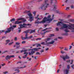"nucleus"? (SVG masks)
<instances>
[{
    "label": "nucleus",
    "mask_w": 74,
    "mask_h": 74,
    "mask_svg": "<svg viewBox=\"0 0 74 74\" xmlns=\"http://www.w3.org/2000/svg\"><path fill=\"white\" fill-rule=\"evenodd\" d=\"M50 36L51 37H53V36H54V35L53 34H51Z\"/></svg>",
    "instance_id": "57"
},
{
    "label": "nucleus",
    "mask_w": 74,
    "mask_h": 74,
    "mask_svg": "<svg viewBox=\"0 0 74 74\" xmlns=\"http://www.w3.org/2000/svg\"><path fill=\"white\" fill-rule=\"evenodd\" d=\"M41 39V38H38L37 39H36V41H38V40H40Z\"/></svg>",
    "instance_id": "37"
},
{
    "label": "nucleus",
    "mask_w": 74,
    "mask_h": 74,
    "mask_svg": "<svg viewBox=\"0 0 74 74\" xmlns=\"http://www.w3.org/2000/svg\"><path fill=\"white\" fill-rule=\"evenodd\" d=\"M36 55H40V53L38 52H37L36 53Z\"/></svg>",
    "instance_id": "30"
},
{
    "label": "nucleus",
    "mask_w": 74,
    "mask_h": 74,
    "mask_svg": "<svg viewBox=\"0 0 74 74\" xmlns=\"http://www.w3.org/2000/svg\"><path fill=\"white\" fill-rule=\"evenodd\" d=\"M47 26H48V24L45 25H44V26H45L44 27H47Z\"/></svg>",
    "instance_id": "54"
},
{
    "label": "nucleus",
    "mask_w": 74,
    "mask_h": 74,
    "mask_svg": "<svg viewBox=\"0 0 74 74\" xmlns=\"http://www.w3.org/2000/svg\"><path fill=\"white\" fill-rule=\"evenodd\" d=\"M36 12H33V14H34V16H35V15H36Z\"/></svg>",
    "instance_id": "47"
},
{
    "label": "nucleus",
    "mask_w": 74,
    "mask_h": 74,
    "mask_svg": "<svg viewBox=\"0 0 74 74\" xmlns=\"http://www.w3.org/2000/svg\"><path fill=\"white\" fill-rule=\"evenodd\" d=\"M70 15H68V16H67V18H70Z\"/></svg>",
    "instance_id": "60"
},
{
    "label": "nucleus",
    "mask_w": 74,
    "mask_h": 74,
    "mask_svg": "<svg viewBox=\"0 0 74 74\" xmlns=\"http://www.w3.org/2000/svg\"><path fill=\"white\" fill-rule=\"evenodd\" d=\"M41 44H42V45H45V42H42L41 43Z\"/></svg>",
    "instance_id": "49"
},
{
    "label": "nucleus",
    "mask_w": 74,
    "mask_h": 74,
    "mask_svg": "<svg viewBox=\"0 0 74 74\" xmlns=\"http://www.w3.org/2000/svg\"><path fill=\"white\" fill-rule=\"evenodd\" d=\"M71 8H72V9L74 8V6L73 5L71 6Z\"/></svg>",
    "instance_id": "39"
},
{
    "label": "nucleus",
    "mask_w": 74,
    "mask_h": 74,
    "mask_svg": "<svg viewBox=\"0 0 74 74\" xmlns=\"http://www.w3.org/2000/svg\"><path fill=\"white\" fill-rule=\"evenodd\" d=\"M69 21H70V22H74V20L70 19H69Z\"/></svg>",
    "instance_id": "27"
},
{
    "label": "nucleus",
    "mask_w": 74,
    "mask_h": 74,
    "mask_svg": "<svg viewBox=\"0 0 74 74\" xmlns=\"http://www.w3.org/2000/svg\"><path fill=\"white\" fill-rule=\"evenodd\" d=\"M5 32V30H3L2 31L0 30V33H3V32Z\"/></svg>",
    "instance_id": "32"
},
{
    "label": "nucleus",
    "mask_w": 74,
    "mask_h": 74,
    "mask_svg": "<svg viewBox=\"0 0 74 74\" xmlns=\"http://www.w3.org/2000/svg\"><path fill=\"white\" fill-rule=\"evenodd\" d=\"M38 46H41V45H40V44H38V45L37 46V47H38Z\"/></svg>",
    "instance_id": "59"
},
{
    "label": "nucleus",
    "mask_w": 74,
    "mask_h": 74,
    "mask_svg": "<svg viewBox=\"0 0 74 74\" xmlns=\"http://www.w3.org/2000/svg\"><path fill=\"white\" fill-rule=\"evenodd\" d=\"M69 71H70V70L69 69H66L64 70V73L65 74H69Z\"/></svg>",
    "instance_id": "10"
},
{
    "label": "nucleus",
    "mask_w": 74,
    "mask_h": 74,
    "mask_svg": "<svg viewBox=\"0 0 74 74\" xmlns=\"http://www.w3.org/2000/svg\"><path fill=\"white\" fill-rule=\"evenodd\" d=\"M60 58H62L63 59V60H64V57H63V56H60Z\"/></svg>",
    "instance_id": "35"
},
{
    "label": "nucleus",
    "mask_w": 74,
    "mask_h": 74,
    "mask_svg": "<svg viewBox=\"0 0 74 74\" xmlns=\"http://www.w3.org/2000/svg\"><path fill=\"white\" fill-rule=\"evenodd\" d=\"M10 58H15V56L14 55H12V56H10Z\"/></svg>",
    "instance_id": "34"
},
{
    "label": "nucleus",
    "mask_w": 74,
    "mask_h": 74,
    "mask_svg": "<svg viewBox=\"0 0 74 74\" xmlns=\"http://www.w3.org/2000/svg\"><path fill=\"white\" fill-rule=\"evenodd\" d=\"M38 16H39V14H37V16L35 17V19H37V20L35 21V24L37 23L38 24H39V23H45L47 21H48L49 23L50 22H51V21L53 19V18H52V19H51V18H51V16L49 15L48 16L47 18L45 17L43 18L42 21L40 22L38 21L41 19V18H38Z\"/></svg>",
    "instance_id": "1"
},
{
    "label": "nucleus",
    "mask_w": 74,
    "mask_h": 74,
    "mask_svg": "<svg viewBox=\"0 0 74 74\" xmlns=\"http://www.w3.org/2000/svg\"><path fill=\"white\" fill-rule=\"evenodd\" d=\"M33 37V36H31L28 37V39H30L31 38H32Z\"/></svg>",
    "instance_id": "31"
},
{
    "label": "nucleus",
    "mask_w": 74,
    "mask_h": 74,
    "mask_svg": "<svg viewBox=\"0 0 74 74\" xmlns=\"http://www.w3.org/2000/svg\"><path fill=\"white\" fill-rule=\"evenodd\" d=\"M73 60H71V63H70L71 64H73Z\"/></svg>",
    "instance_id": "43"
},
{
    "label": "nucleus",
    "mask_w": 74,
    "mask_h": 74,
    "mask_svg": "<svg viewBox=\"0 0 74 74\" xmlns=\"http://www.w3.org/2000/svg\"><path fill=\"white\" fill-rule=\"evenodd\" d=\"M26 43V41H23L22 42V44H25Z\"/></svg>",
    "instance_id": "41"
},
{
    "label": "nucleus",
    "mask_w": 74,
    "mask_h": 74,
    "mask_svg": "<svg viewBox=\"0 0 74 74\" xmlns=\"http://www.w3.org/2000/svg\"><path fill=\"white\" fill-rule=\"evenodd\" d=\"M66 62H67V63H70V60H67Z\"/></svg>",
    "instance_id": "45"
},
{
    "label": "nucleus",
    "mask_w": 74,
    "mask_h": 74,
    "mask_svg": "<svg viewBox=\"0 0 74 74\" xmlns=\"http://www.w3.org/2000/svg\"><path fill=\"white\" fill-rule=\"evenodd\" d=\"M15 28V27H16V25H13L12 27H11L7 29V30L5 32V34H6L7 33H10L11 32V30L12 32L14 30V28Z\"/></svg>",
    "instance_id": "4"
},
{
    "label": "nucleus",
    "mask_w": 74,
    "mask_h": 74,
    "mask_svg": "<svg viewBox=\"0 0 74 74\" xmlns=\"http://www.w3.org/2000/svg\"><path fill=\"white\" fill-rule=\"evenodd\" d=\"M30 25H31V24H26L25 23H23V25H22V24H20L19 26H20V27H18V29H21L22 28H23V27H25V26H30Z\"/></svg>",
    "instance_id": "6"
},
{
    "label": "nucleus",
    "mask_w": 74,
    "mask_h": 74,
    "mask_svg": "<svg viewBox=\"0 0 74 74\" xmlns=\"http://www.w3.org/2000/svg\"><path fill=\"white\" fill-rule=\"evenodd\" d=\"M5 64H1V65L2 66H4V65H5Z\"/></svg>",
    "instance_id": "64"
},
{
    "label": "nucleus",
    "mask_w": 74,
    "mask_h": 74,
    "mask_svg": "<svg viewBox=\"0 0 74 74\" xmlns=\"http://www.w3.org/2000/svg\"><path fill=\"white\" fill-rule=\"evenodd\" d=\"M15 71H17V72H15L14 73H13V74H15V73H19V69H16V70H15Z\"/></svg>",
    "instance_id": "20"
},
{
    "label": "nucleus",
    "mask_w": 74,
    "mask_h": 74,
    "mask_svg": "<svg viewBox=\"0 0 74 74\" xmlns=\"http://www.w3.org/2000/svg\"><path fill=\"white\" fill-rule=\"evenodd\" d=\"M45 30H46V29H44L42 30V32H44V31H45Z\"/></svg>",
    "instance_id": "61"
},
{
    "label": "nucleus",
    "mask_w": 74,
    "mask_h": 74,
    "mask_svg": "<svg viewBox=\"0 0 74 74\" xmlns=\"http://www.w3.org/2000/svg\"><path fill=\"white\" fill-rule=\"evenodd\" d=\"M27 50H21V53H22V52H26V51H27Z\"/></svg>",
    "instance_id": "29"
},
{
    "label": "nucleus",
    "mask_w": 74,
    "mask_h": 74,
    "mask_svg": "<svg viewBox=\"0 0 74 74\" xmlns=\"http://www.w3.org/2000/svg\"><path fill=\"white\" fill-rule=\"evenodd\" d=\"M3 74H6L7 73H8V71H5V72H3Z\"/></svg>",
    "instance_id": "44"
},
{
    "label": "nucleus",
    "mask_w": 74,
    "mask_h": 74,
    "mask_svg": "<svg viewBox=\"0 0 74 74\" xmlns=\"http://www.w3.org/2000/svg\"><path fill=\"white\" fill-rule=\"evenodd\" d=\"M17 21H23V22L24 23L26 22V20L25 19L23 18H19L17 19Z\"/></svg>",
    "instance_id": "11"
},
{
    "label": "nucleus",
    "mask_w": 74,
    "mask_h": 74,
    "mask_svg": "<svg viewBox=\"0 0 74 74\" xmlns=\"http://www.w3.org/2000/svg\"><path fill=\"white\" fill-rule=\"evenodd\" d=\"M24 54L25 55V54H26V55H25V56H23V58L24 59H25V58H26V56H27V54H28V53L27 52H24Z\"/></svg>",
    "instance_id": "13"
},
{
    "label": "nucleus",
    "mask_w": 74,
    "mask_h": 74,
    "mask_svg": "<svg viewBox=\"0 0 74 74\" xmlns=\"http://www.w3.org/2000/svg\"><path fill=\"white\" fill-rule=\"evenodd\" d=\"M64 35L65 36H68V33H66L64 34Z\"/></svg>",
    "instance_id": "50"
},
{
    "label": "nucleus",
    "mask_w": 74,
    "mask_h": 74,
    "mask_svg": "<svg viewBox=\"0 0 74 74\" xmlns=\"http://www.w3.org/2000/svg\"><path fill=\"white\" fill-rule=\"evenodd\" d=\"M69 7H68L67 8H66V10H69Z\"/></svg>",
    "instance_id": "56"
},
{
    "label": "nucleus",
    "mask_w": 74,
    "mask_h": 74,
    "mask_svg": "<svg viewBox=\"0 0 74 74\" xmlns=\"http://www.w3.org/2000/svg\"><path fill=\"white\" fill-rule=\"evenodd\" d=\"M25 67H26V65H25L23 67H21L20 68L18 67L16 69H23V68H25Z\"/></svg>",
    "instance_id": "23"
},
{
    "label": "nucleus",
    "mask_w": 74,
    "mask_h": 74,
    "mask_svg": "<svg viewBox=\"0 0 74 74\" xmlns=\"http://www.w3.org/2000/svg\"><path fill=\"white\" fill-rule=\"evenodd\" d=\"M74 65H72L71 66V68H72L73 69H74Z\"/></svg>",
    "instance_id": "42"
},
{
    "label": "nucleus",
    "mask_w": 74,
    "mask_h": 74,
    "mask_svg": "<svg viewBox=\"0 0 74 74\" xmlns=\"http://www.w3.org/2000/svg\"><path fill=\"white\" fill-rule=\"evenodd\" d=\"M13 43V42H12L11 43H9V45H12Z\"/></svg>",
    "instance_id": "52"
},
{
    "label": "nucleus",
    "mask_w": 74,
    "mask_h": 74,
    "mask_svg": "<svg viewBox=\"0 0 74 74\" xmlns=\"http://www.w3.org/2000/svg\"><path fill=\"white\" fill-rule=\"evenodd\" d=\"M28 15L29 16V21H30L31 22L33 21H34V18L33 17H32V14H31V13H29L28 14Z\"/></svg>",
    "instance_id": "7"
},
{
    "label": "nucleus",
    "mask_w": 74,
    "mask_h": 74,
    "mask_svg": "<svg viewBox=\"0 0 74 74\" xmlns=\"http://www.w3.org/2000/svg\"><path fill=\"white\" fill-rule=\"evenodd\" d=\"M49 5L48 3V0H45L43 3L42 4L40 8L42 10H45L47 8H48Z\"/></svg>",
    "instance_id": "3"
},
{
    "label": "nucleus",
    "mask_w": 74,
    "mask_h": 74,
    "mask_svg": "<svg viewBox=\"0 0 74 74\" xmlns=\"http://www.w3.org/2000/svg\"><path fill=\"white\" fill-rule=\"evenodd\" d=\"M5 59L6 60H10L11 59L10 58V56L9 55H8L6 56V57L5 58Z\"/></svg>",
    "instance_id": "15"
},
{
    "label": "nucleus",
    "mask_w": 74,
    "mask_h": 74,
    "mask_svg": "<svg viewBox=\"0 0 74 74\" xmlns=\"http://www.w3.org/2000/svg\"><path fill=\"white\" fill-rule=\"evenodd\" d=\"M56 31H58L59 30V29H58V27L56 28Z\"/></svg>",
    "instance_id": "55"
},
{
    "label": "nucleus",
    "mask_w": 74,
    "mask_h": 74,
    "mask_svg": "<svg viewBox=\"0 0 74 74\" xmlns=\"http://www.w3.org/2000/svg\"><path fill=\"white\" fill-rule=\"evenodd\" d=\"M10 41V40H6V42L7 43H8Z\"/></svg>",
    "instance_id": "36"
},
{
    "label": "nucleus",
    "mask_w": 74,
    "mask_h": 74,
    "mask_svg": "<svg viewBox=\"0 0 74 74\" xmlns=\"http://www.w3.org/2000/svg\"><path fill=\"white\" fill-rule=\"evenodd\" d=\"M21 47V46L20 45H18L16 47V48L17 49H20L21 48H19V47Z\"/></svg>",
    "instance_id": "28"
},
{
    "label": "nucleus",
    "mask_w": 74,
    "mask_h": 74,
    "mask_svg": "<svg viewBox=\"0 0 74 74\" xmlns=\"http://www.w3.org/2000/svg\"><path fill=\"white\" fill-rule=\"evenodd\" d=\"M54 42H55V41H52L50 42H49L46 43V44L47 46H50L49 45V44H51L52 45H53V44H54Z\"/></svg>",
    "instance_id": "8"
},
{
    "label": "nucleus",
    "mask_w": 74,
    "mask_h": 74,
    "mask_svg": "<svg viewBox=\"0 0 74 74\" xmlns=\"http://www.w3.org/2000/svg\"><path fill=\"white\" fill-rule=\"evenodd\" d=\"M70 57L68 56V55H66L65 56V57H64V60L66 61V59H69Z\"/></svg>",
    "instance_id": "16"
},
{
    "label": "nucleus",
    "mask_w": 74,
    "mask_h": 74,
    "mask_svg": "<svg viewBox=\"0 0 74 74\" xmlns=\"http://www.w3.org/2000/svg\"><path fill=\"white\" fill-rule=\"evenodd\" d=\"M22 22V21H19V22L18 21H17L15 22V24H19V23H21Z\"/></svg>",
    "instance_id": "17"
},
{
    "label": "nucleus",
    "mask_w": 74,
    "mask_h": 74,
    "mask_svg": "<svg viewBox=\"0 0 74 74\" xmlns=\"http://www.w3.org/2000/svg\"><path fill=\"white\" fill-rule=\"evenodd\" d=\"M60 24L62 25L63 24V23L61 22H58V23L57 24V26H59L61 25Z\"/></svg>",
    "instance_id": "18"
},
{
    "label": "nucleus",
    "mask_w": 74,
    "mask_h": 74,
    "mask_svg": "<svg viewBox=\"0 0 74 74\" xmlns=\"http://www.w3.org/2000/svg\"><path fill=\"white\" fill-rule=\"evenodd\" d=\"M17 40V37H15L14 38V40L15 41H16Z\"/></svg>",
    "instance_id": "53"
},
{
    "label": "nucleus",
    "mask_w": 74,
    "mask_h": 74,
    "mask_svg": "<svg viewBox=\"0 0 74 74\" xmlns=\"http://www.w3.org/2000/svg\"><path fill=\"white\" fill-rule=\"evenodd\" d=\"M36 31L35 29L34 30H31V32L29 33L30 34H32V33H35Z\"/></svg>",
    "instance_id": "21"
},
{
    "label": "nucleus",
    "mask_w": 74,
    "mask_h": 74,
    "mask_svg": "<svg viewBox=\"0 0 74 74\" xmlns=\"http://www.w3.org/2000/svg\"><path fill=\"white\" fill-rule=\"evenodd\" d=\"M60 52L61 53H65V52H64V51L61 50L60 51Z\"/></svg>",
    "instance_id": "38"
},
{
    "label": "nucleus",
    "mask_w": 74,
    "mask_h": 74,
    "mask_svg": "<svg viewBox=\"0 0 74 74\" xmlns=\"http://www.w3.org/2000/svg\"><path fill=\"white\" fill-rule=\"evenodd\" d=\"M49 32V31L48 30V31H46L45 32H44V33H42V32H41L40 33H41V34L44 35V34H45V33H47V32Z\"/></svg>",
    "instance_id": "19"
},
{
    "label": "nucleus",
    "mask_w": 74,
    "mask_h": 74,
    "mask_svg": "<svg viewBox=\"0 0 74 74\" xmlns=\"http://www.w3.org/2000/svg\"><path fill=\"white\" fill-rule=\"evenodd\" d=\"M51 39V38H47L45 39V41L46 43H47V41H49Z\"/></svg>",
    "instance_id": "14"
},
{
    "label": "nucleus",
    "mask_w": 74,
    "mask_h": 74,
    "mask_svg": "<svg viewBox=\"0 0 74 74\" xmlns=\"http://www.w3.org/2000/svg\"><path fill=\"white\" fill-rule=\"evenodd\" d=\"M65 51H68V49L66 48H65V49H64Z\"/></svg>",
    "instance_id": "51"
},
{
    "label": "nucleus",
    "mask_w": 74,
    "mask_h": 74,
    "mask_svg": "<svg viewBox=\"0 0 74 74\" xmlns=\"http://www.w3.org/2000/svg\"><path fill=\"white\" fill-rule=\"evenodd\" d=\"M50 3L51 4L53 3V0H50Z\"/></svg>",
    "instance_id": "46"
},
{
    "label": "nucleus",
    "mask_w": 74,
    "mask_h": 74,
    "mask_svg": "<svg viewBox=\"0 0 74 74\" xmlns=\"http://www.w3.org/2000/svg\"><path fill=\"white\" fill-rule=\"evenodd\" d=\"M37 58H38V57L35 56L34 59H36V60H37Z\"/></svg>",
    "instance_id": "58"
},
{
    "label": "nucleus",
    "mask_w": 74,
    "mask_h": 74,
    "mask_svg": "<svg viewBox=\"0 0 74 74\" xmlns=\"http://www.w3.org/2000/svg\"><path fill=\"white\" fill-rule=\"evenodd\" d=\"M41 53H42V52H44V50L43 49L42 50L40 51Z\"/></svg>",
    "instance_id": "40"
},
{
    "label": "nucleus",
    "mask_w": 74,
    "mask_h": 74,
    "mask_svg": "<svg viewBox=\"0 0 74 74\" xmlns=\"http://www.w3.org/2000/svg\"><path fill=\"white\" fill-rule=\"evenodd\" d=\"M28 36V34H26L25 35V37H22L21 38L23 40H26V39H28V37H27V36Z\"/></svg>",
    "instance_id": "12"
},
{
    "label": "nucleus",
    "mask_w": 74,
    "mask_h": 74,
    "mask_svg": "<svg viewBox=\"0 0 74 74\" xmlns=\"http://www.w3.org/2000/svg\"><path fill=\"white\" fill-rule=\"evenodd\" d=\"M29 30H30V29L28 30L25 31H24V33H26V34L28 33H29Z\"/></svg>",
    "instance_id": "24"
},
{
    "label": "nucleus",
    "mask_w": 74,
    "mask_h": 74,
    "mask_svg": "<svg viewBox=\"0 0 74 74\" xmlns=\"http://www.w3.org/2000/svg\"><path fill=\"white\" fill-rule=\"evenodd\" d=\"M16 45H19L21 44V43L19 42H16Z\"/></svg>",
    "instance_id": "25"
},
{
    "label": "nucleus",
    "mask_w": 74,
    "mask_h": 74,
    "mask_svg": "<svg viewBox=\"0 0 74 74\" xmlns=\"http://www.w3.org/2000/svg\"><path fill=\"white\" fill-rule=\"evenodd\" d=\"M15 21V18H13L10 20V22H13V21Z\"/></svg>",
    "instance_id": "26"
},
{
    "label": "nucleus",
    "mask_w": 74,
    "mask_h": 74,
    "mask_svg": "<svg viewBox=\"0 0 74 74\" xmlns=\"http://www.w3.org/2000/svg\"><path fill=\"white\" fill-rule=\"evenodd\" d=\"M64 32H66V33H67L68 32H69V30H68V29L67 28H66L64 30Z\"/></svg>",
    "instance_id": "22"
},
{
    "label": "nucleus",
    "mask_w": 74,
    "mask_h": 74,
    "mask_svg": "<svg viewBox=\"0 0 74 74\" xmlns=\"http://www.w3.org/2000/svg\"><path fill=\"white\" fill-rule=\"evenodd\" d=\"M41 49V48H34L33 49H28V51H30L29 52V55H33V53L35 52V51H38V49Z\"/></svg>",
    "instance_id": "5"
},
{
    "label": "nucleus",
    "mask_w": 74,
    "mask_h": 74,
    "mask_svg": "<svg viewBox=\"0 0 74 74\" xmlns=\"http://www.w3.org/2000/svg\"><path fill=\"white\" fill-rule=\"evenodd\" d=\"M70 65H67V68L68 69H70Z\"/></svg>",
    "instance_id": "33"
},
{
    "label": "nucleus",
    "mask_w": 74,
    "mask_h": 74,
    "mask_svg": "<svg viewBox=\"0 0 74 74\" xmlns=\"http://www.w3.org/2000/svg\"><path fill=\"white\" fill-rule=\"evenodd\" d=\"M62 66V65H60L59 66V69H60V68H61V66Z\"/></svg>",
    "instance_id": "62"
},
{
    "label": "nucleus",
    "mask_w": 74,
    "mask_h": 74,
    "mask_svg": "<svg viewBox=\"0 0 74 74\" xmlns=\"http://www.w3.org/2000/svg\"><path fill=\"white\" fill-rule=\"evenodd\" d=\"M56 1V2L54 3V8H53V10H56V4H58V2H57V1H56V0H55Z\"/></svg>",
    "instance_id": "9"
},
{
    "label": "nucleus",
    "mask_w": 74,
    "mask_h": 74,
    "mask_svg": "<svg viewBox=\"0 0 74 74\" xmlns=\"http://www.w3.org/2000/svg\"><path fill=\"white\" fill-rule=\"evenodd\" d=\"M62 25L63 26L61 28V29H64V28H68L70 30H73L71 31V32H74V24H70L69 25H68V26L66 24H64L62 23Z\"/></svg>",
    "instance_id": "2"
},
{
    "label": "nucleus",
    "mask_w": 74,
    "mask_h": 74,
    "mask_svg": "<svg viewBox=\"0 0 74 74\" xmlns=\"http://www.w3.org/2000/svg\"><path fill=\"white\" fill-rule=\"evenodd\" d=\"M58 38H59V39H62V37H58Z\"/></svg>",
    "instance_id": "63"
},
{
    "label": "nucleus",
    "mask_w": 74,
    "mask_h": 74,
    "mask_svg": "<svg viewBox=\"0 0 74 74\" xmlns=\"http://www.w3.org/2000/svg\"><path fill=\"white\" fill-rule=\"evenodd\" d=\"M49 50V48H47L45 49V50L46 51H48Z\"/></svg>",
    "instance_id": "48"
}]
</instances>
